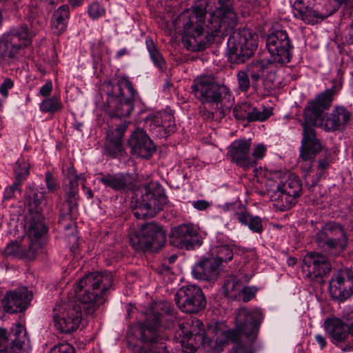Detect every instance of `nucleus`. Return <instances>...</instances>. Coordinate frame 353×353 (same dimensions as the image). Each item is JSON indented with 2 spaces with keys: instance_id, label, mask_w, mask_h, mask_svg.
<instances>
[{
  "instance_id": "1",
  "label": "nucleus",
  "mask_w": 353,
  "mask_h": 353,
  "mask_svg": "<svg viewBox=\"0 0 353 353\" xmlns=\"http://www.w3.org/2000/svg\"><path fill=\"white\" fill-rule=\"evenodd\" d=\"M236 14L230 0H201L179 14L174 26L183 29V43L190 51H201L215 37H223L236 27Z\"/></svg>"
},
{
  "instance_id": "2",
  "label": "nucleus",
  "mask_w": 353,
  "mask_h": 353,
  "mask_svg": "<svg viewBox=\"0 0 353 353\" xmlns=\"http://www.w3.org/2000/svg\"><path fill=\"white\" fill-rule=\"evenodd\" d=\"M113 283L110 272H94L82 277L74 288L75 300L67 298L56 304L53 310L54 326L62 333L78 329L82 321V309L92 315L105 302V294Z\"/></svg>"
},
{
  "instance_id": "3",
  "label": "nucleus",
  "mask_w": 353,
  "mask_h": 353,
  "mask_svg": "<svg viewBox=\"0 0 353 353\" xmlns=\"http://www.w3.org/2000/svg\"><path fill=\"white\" fill-rule=\"evenodd\" d=\"M334 94L332 89H327L310 101L305 108L300 149V157L303 161L314 159L322 148L313 126L320 127L325 132L343 131L350 120L351 113L342 106L335 107L330 114L324 116L325 111L332 105Z\"/></svg>"
},
{
  "instance_id": "4",
  "label": "nucleus",
  "mask_w": 353,
  "mask_h": 353,
  "mask_svg": "<svg viewBox=\"0 0 353 353\" xmlns=\"http://www.w3.org/2000/svg\"><path fill=\"white\" fill-rule=\"evenodd\" d=\"M260 325L255 315L241 308L236 313L234 328L224 330L219 323L208 325L201 345L207 353H220L231 342L230 353H255Z\"/></svg>"
},
{
  "instance_id": "5",
  "label": "nucleus",
  "mask_w": 353,
  "mask_h": 353,
  "mask_svg": "<svg viewBox=\"0 0 353 353\" xmlns=\"http://www.w3.org/2000/svg\"><path fill=\"white\" fill-rule=\"evenodd\" d=\"M171 312V305L168 302L155 303L146 310L145 319L140 327L141 339L143 343L140 353H170L166 345L167 337L159 332L165 326L164 314Z\"/></svg>"
},
{
  "instance_id": "6",
  "label": "nucleus",
  "mask_w": 353,
  "mask_h": 353,
  "mask_svg": "<svg viewBox=\"0 0 353 353\" xmlns=\"http://www.w3.org/2000/svg\"><path fill=\"white\" fill-rule=\"evenodd\" d=\"M33 34L26 25L11 28L0 36V67L17 62L32 46Z\"/></svg>"
},
{
  "instance_id": "7",
  "label": "nucleus",
  "mask_w": 353,
  "mask_h": 353,
  "mask_svg": "<svg viewBox=\"0 0 353 353\" xmlns=\"http://www.w3.org/2000/svg\"><path fill=\"white\" fill-rule=\"evenodd\" d=\"M137 92L128 77H119L115 84L109 83L107 90V111L112 117H128L134 110Z\"/></svg>"
},
{
  "instance_id": "8",
  "label": "nucleus",
  "mask_w": 353,
  "mask_h": 353,
  "mask_svg": "<svg viewBox=\"0 0 353 353\" xmlns=\"http://www.w3.org/2000/svg\"><path fill=\"white\" fill-rule=\"evenodd\" d=\"M45 193L39 192L37 189L27 186L26 191V201L29 210L37 214L36 217L32 219L28 229L30 245L28 256L34 257L39 252V249L44 245V235L47 232V228L39 213L43 210V202Z\"/></svg>"
},
{
  "instance_id": "9",
  "label": "nucleus",
  "mask_w": 353,
  "mask_h": 353,
  "mask_svg": "<svg viewBox=\"0 0 353 353\" xmlns=\"http://www.w3.org/2000/svg\"><path fill=\"white\" fill-rule=\"evenodd\" d=\"M258 47V35L249 29L234 32L228 40V59L234 64L245 63Z\"/></svg>"
},
{
  "instance_id": "10",
  "label": "nucleus",
  "mask_w": 353,
  "mask_h": 353,
  "mask_svg": "<svg viewBox=\"0 0 353 353\" xmlns=\"http://www.w3.org/2000/svg\"><path fill=\"white\" fill-rule=\"evenodd\" d=\"M166 242V232L154 222L143 225L130 238L132 248L138 252H157Z\"/></svg>"
},
{
  "instance_id": "11",
  "label": "nucleus",
  "mask_w": 353,
  "mask_h": 353,
  "mask_svg": "<svg viewBox=\"0 0 353 353\" xmlns=\"http://www.w3.org/2000/svg\"><path fill=\"white\" fill-rule=\"evenodd\" d=\"M167 203V196L161 188L152 189L145 186L141 198L132 201L131 208L137 219H147L154 216Z\"/></svg>"
},
{
  "instance_id": "12",
  "label": "nucleus",
  "mask_w": 353,
  "mask_h": 353,
  "mask_svg": "<svg viewBox=\"0 0 353 353\" xmlns=\"http://www.w3.org/2000/svg\"><path fill=\"white\" fill-rule=\"evenodd\" d=\"M292 46L287 32L277 30L266 37V50L269 56L266 61L270 63H288L290 61Z\"/></svg>"
},
{
  "instance_id": "13",
  "label": "nucleus",
  "mask_w": 353,
  "mask_h": 353,
  "mask_svg": "<svg viewBox=\"0 0 353 353\" xmlns=\"http://www.w3.org/2000/svg\"><path fill=\"white\" fill-rule=\"evenodd\" d=\"M177 333L181 337L180 341L183 352H194L203 341L206 330L204 324L196 318H190L179 323Z\"/></svg>"
},
{
  "instance_id": "14",
  "label": "nucleus",
  "mask_w": 353,
  "mask_h": 353,
  "mask_svg": "<svg viewBox=\"0 0 353 353\" xmlns=\"http://www.w3.org/2000/svg\"><path fill=\"white\" fill-rule=\"evenodd\" d=\"M316 241L319 246L326 249L343 251L347 245L348 237L341 223L328 221L316 234Z\"/></svg>"
},
{
  "instance_id": "15",
  "label": "nucleus",
  "mask_w": 353,
  "mask_h": 353,
  "mask_svg": "<svg viewBox=\"0 0 353 353\" xmlns=\"http://www.w3.org/2000/svg\"><path fill=\"white\" fill-rule=\"evenodd\" d=\"M174 300L179 308L185 313H197L206 305L201 289L194 285L181 288L176 293Z\"/></svg>"
},
{
  "instance_id": "16",
  "label": "nucleus",
  "mask_w": 353,
  "mask_h": 353,
  "mask_svg": "<svg viewBox=\"0 0 353 353\" xmlns=\"http://www.w3.org/2000/svg\"><path fill=\"white\" fill-rule=\"evenodd\" d=\"M12 333L14 338L10 346L7 331L0 328V353H28L30 344L25 327L17 323L12 327Z\"/></svg>"
},
{
  "instance_id": "17",
  "label": "nucleus",
  "mask_w": 353,
  "mask_h": 353,
  "mask_svg": "<svg viewBox=\"0 0 353 353\" xmlns=\"http://www.w3.org/2000/svg\"><path fill=\"white\" fill-rule=\"evenodd\" d=\"M281 176V172L279 171L270 173L268 176L266 175V193L276 210L285 211L292 208L296 200L280 189Z\"/></svg>"
},
{
  "instance_id": "18",
  "label": "nucleus",
  "mask_w": 353,
  "mask_h": 353,
  "mask_svg": "<svg viewBox=\"0 0 353 353\" xmlns=\"http://www.w3.org/2000/svg\"><path fill=\"white\" fill-rule=\"evenodd\" d=\"M171 243L180 249L191 250L199 247L202 240L198 228L193 224H181L172 230Z\"/></svg>"
},
{
  "instance_id": "19",
  "label": "nucleus",
  "mask_w": 353,
  "mask_h": 353,
  "mask_svg": "<svg viewBox=\"0 0 353 353\" xmlns=\"http://www.w3.org/2000/svg\"><path fill=\"white\" fill-rule=\"evenodd\" d=\"M145 123L150 131L159 138L166 137L176 130L174 115L170 111L150 114L145 119Z\"/></svg>"
},
{
  "instance_id": "20",
  "label": "nucleus",
  "mask_w": 353,
  "mask_h": 353,
  "mask_svg": "<svg viewBox=\"0 0 353 353\" xmlns=\"http://www.w3.org/2000/svg\"><path fill=\"white\" fill-rule=\"evenodd\" d=\"M330 291L333 298L343 302L353 294V275L348 270H340L330 282Z\"/></svg>"
},
{
  "instance_id": "21",
  "label": "nucleus",
  "mask_w": 353,
  "mask_h": 353,
  "mask_svg": "<svg viewBox=\"0 0 353 353\" xmlns=\"http://www.w3.org/2000/svg\"><path fill=\"white\" fill-rule=\"evenodd\" d=\"M128 144L132 152L141 158L148 159L156 151L154 143L143 129L137 128L131 134Z\"/></svg>"
},
{
  "instance_id": "22",
  "label": "nucleus",
  "mask_w": 353,
  "mask_h": 353,
  "mask_svg": "<svg viewBox=\"0 0 353 353\" xmlns=\"http://www.w3.org/2000/svg\"><path fill=\"white\" fill-rule=\"evenodd\" d=\"M32 299L27 288H23L8 292L2 300V306L6 312L17 313L24 311Z\"/></svg>"
},
{
  "instance_id": "23",
  "label": "nucleus",
  "mask_w": 353,
  "mask_h": 353,
  "mask_svg": "<svg viewBox=\"0 0 353 353\" xmlns=\"http://www.w3.org/2000/svg\"><path fill=\"white\" fill-rule=\"evenodd\" d=\"M220 265L213 256L207 254L196 263L192 270L194 278L201 281H213L217 279Z\"/></svg>"
},
{
  "instance_id": "24",
  "label": "nucleus",
  "mask_w": 353,
  "mask_h": 353,
  "mask_svg": "<svg viewBox=\"0 0 353 353\" xmlns=\"http://www.w3.org/2000/svg\"><path fill=\"white\" fill-rule=\"evenodd\" d=\"M324 328L330 341L335 346H340V344L345 343L350 335L349 325L337 317L327 319L324 322Z\"/></svg>"
},
{
  "instance_id": "25",
  "label": "nucleus",
  "mask_w": 353,
  "mask_h": 353,
  "mask_svg": "<svg viewBox=\"0 0 353 353\" xmlns=\"http://www.w3.org/2000/svg\"><path fill=\"white\" fill-rule=\"evenodd\" d=\"M98 180L105 188L116 192H125L132 190L134 187V180L129 174L117 172L114 174L99 173Z\"/></svg>"
},
{
  "instance_id": "26",
  "label": "nucleus",
  "mask_w": 353,
  "mask_h": 353,
  "mask_svg": "<svg viewBox=\"0 0 353 353\" xmlns=\"http://www.w3.org/2000/svg\"><path fill=\"white\" fill-rule=\"evenodd\" d=\"M127 127L126 124H121L107 132L104 147L105 155L114 159L123 153L122 140Z\"/></svg>"
},
{
  "instance_id": "27",
  "label": "nucleus",
  "mask_w": 353,
  "mask_h": 353,
  "mask_svg": "<svg viewBox=\"0 0 353 353\" xmlns=\"http://www.w3.org/2000/svg\"><path fill=\"white\" fill-rule=\"evenodd\" d=\"M251 146L250 139H239L232 143L230 146L228 154L233 162L243 168L254 166V161L251 159L249 153Z\"/></svg>"
},
{
  "instance_id": "28",
  "label": "nucleus",
  "mask_w": 353,
  "mask_h": 353,
  "mask_svg": "<svg viewBox=\"0 0 353 353\" xmlns=\"http://www.w3.org/2000/svg\"><path fill=\"white\" fill-rule=\"evenodd\" d=\"M208 95L210 99L206 101V105H209L214 110L223 111L224 108H230L232 105L230 90L224 85H219L214 82Z\"/></svg>"
},
{
  "instance_id": "29",
  "label": "nucleus",
  "mask_w": 353,
  "mask_h": 353,
  "mask_svg": "<svg viewBox=\"0 0 353 353\" xmlns=\"http://www.w3.org/2000/svg\"><path fill=\"white\" fill-rule=\"evenodd\" d=\"M304 264L315 276H323L331 270V264L327 256L315 252L308 253L303 259Z\"/></svg>"
},
{
  "instance_id": "30",
  "label": "nucleus",
  "mask_w": 353,
  "mask_h": 353,
  "mask_svg": "<svg viewBox=\"0 0 353 353\" xmlns=\"http://www.w3.org/2000/svg\"><path fill=\"white\" fill-rule=\"evenodd\" d=\"M214 82V79L210 76H201L194 80L191 85L192 92L202 104L206 105V101L210 99L208 94Z\"/></svg>"
},
{
  "instance_id": "31",
  "label": "nucleus",
  "mask_w": 353,
  "mask_h": 353,
  "mask_svg": "<svg viewBox=\"0 0 353 353\" xmlns=\"http://www.w3.org/2000/svg\"><path fill=\"white\" fill-rule=\"evenodd\" d=\"M287 174H283L281 176V190L285 192V194L291 196L293 199L296 200V198L300 196L302 185L299 177L294 174H288V179H286Z\"/></svg>"
},
{
  "instance_id": "32",
  "label": "nucleus",
  "mask_w": 353,
  "mask_h": 353,
  "mask_svg": "<svg viewBox=\"0 0 353 353\" xmlns=\"http://www.w3.org/2000/svg\"><path fill=\"white\" fill-rule=\"evenodd\" d=\"M234 217L241 225L248 226L253 232H261L263 231L261 219L257 216H253L250 214L243 206L239 208V210L234 213Z\"/></svg>"
},
{
  "instance_id": "33",
  "label": "nucleus",
  "mask_w": 353,
  "mask_h": 353,
  "mask_svg": "<svg viewBox=\"0 0 353 353\" xmlns=\"http://www.w3.org/2000/svg\"><path fill=\"white\" fill-rule=\"evenodd\" d=\"M294 16L307 23H314L318 19L322 18L316 11L305 6L303 0H296L293 7Z\"/></svg>"
},
{
  "instance_id": "34",
  "label": "nucleus",
  "mask_w": 353,
  "mask_h": 353,
  "mask_svg": "<svg viewBox=\"0 0 353 353\" xmlns=\"http://www.w3.org/2000/svg\"><path fill=\"white\" fill-rule=\"evenodd\" d=\"M69 16V7L67 5H63L54 11L51 21L54 34L59 35L65 30Z\"/></svg>"
},
{
  "instance_id": "35",
  "label": "nucleus",
  "mask_w": 353,
  "mask_h": 353,
  "mask_svg": "<svg viewBox=\"0 0 353 353\" xmlns=\"http://www.w3.org/2000/svg\"><path fill=\"white\" fill-rule=\"evenodd\" d=\"M78 183L70 180L65 190L66 201L69 207L71 219H76L78 214L79 188Z\"/></svg>"
},
{
  "instance_id": "36",
  "label": "nucleus",
  "mask_w": 353,
  "mask_h": 353,
  "mask_svg": "<svg viewBox=\"0 0 353 353\" xmlns=\"http://www.w3.org/2000/svg\"><path fill=\"white\" fill-rule=\"evenodd\" d=\"M208 254L213 256L221 265L222 263H227L232 259L233 250L229 245L219 244L214 245Z\"/></svg>"
},
{
  "instance_id": "37",
  "label": "nucleus",
  "mask_w": 353,
  "mask_h": 353,
  "mask_svg": "<svg viewBox=\"0 0 353 353\" xmlns=\"http://www.w3.org/2000/svg\"><path fill=\"white\" fill-rule=\"evenodd\" d=\"M145 44L152 62L159 70H163L165 67V62L153 40L150 37H147Z\"/></svg>"
},
{
  "instance_id": "38",
  "label": "nucleus",
  "mask_w": 353,
  "mask_h": 353,
  "mask_svg": "<svg viewBox=\"0 0 353 353\" xmlns=\"http://www.w3.org/2000/svg\"><path fill=\"white\" fill-rule=\"evenodd\" d=\"M63 108L61 99L55 96L45 99L40 104V110L43 112L54 113Z\"/></svg>"
},
{
  "instance_id": "39",
  "label": "nucleus",
  "mask_w": 353,
  "mask_h": 353,
  "mask_svg": "<svg viewBox=\"0 0 353 353\" xmlns=\"http://www.w3.org/2000/svg\"><path fill=\"white\" fill-rule=\"evenodd\" d=\"M30 164L25 161L17 162L14 168L15 183L21 185L30 174Z\"/></svg>"
},
{
  "instance_id": "40",
  "label": "nucleus",
  "mask_w": 353,
  "mask_h": 353,
  "mask_svg": "<svg viewBox=\"0 0 353 353\" xmlns=\"http://www.w3.org/2000/svg\"><path fill=\"white\" fill-rule=\"evenodd\" d=\"M253 84L260 79L264 81L265 63L262 60L254 61L250 68Z\"/></svg>"
},
{
  "instance_id": "41",
  "label": "nucleus",
  "mask_w": 353,
  "mask_h": 353,
  "mask_svg": "<svg viewBox=\"0 0 353 353\" xmlns=\"http://www.w3.org/2000/svg\"><path fill=\"white\" fill-rule=\"evenodd\" d=\"M252 106L248 103L236 105L233 110L234 117L238 120H247Z\"/></svg>"
},
{
  "instance_id": "42",
  "label": "nucleus",
  "mask_w": 353,
  "mask_h": 353,
  "mask_svg": "<svg viewBox=\"0 0 353 353\" xmlns=\"http://www.w3.org/2000/svg\"><path fill=\"white\" fill-rule=\"evenodd\" d=\"M105 9L98 2L92 3L88 8V14L94 19H97L105 14Z\"/></svg>"
},
{
  "instance_id": "43",
  "label": "nucleus",
  "mask_w": 353,
  "mask_h": 353,
  "mask_svg": "<svg viewBox=\"0 0 353 353\" xmlns=\"http://www.w3.org/2000/svg\"><path fill=\"white\" fill-rule=\"evenodd\" d=\"M45 181L47 189L50 192H54L59 189L60 186L57 182V179L50 172H47L45 174Z\"/></svg>"
},
{
  "instance_id": "44",
  "label": "nucleus",
  "mask_w": 353,
  "mask_h": 353,
  "mask_svg": "<svg viewBox=\"0 0 353 353\" xmlns=\"http://www.w3.org/2000/svg\"><path fill=\"white\" fill-rule=\"evenodd\" d=\"M237 81L239 88L243 91L246 92L250 86V81L249 79L248 74L244 71H239L237 74Z\"/></svg>"
},
{
  "instance_id": "45",
  "label": "nucleus",
  "mask_w": 353,
  "mask_h": 353,
  "mask_svg": "<svg viewBox=\"0 0 353 353\" xmlns=\"http://www.w3.org/2000/svg\"><path fill=\"white\" fill-rule=\"evenodd\" d=\"M14 88V81L11 78L7 77L0 85V94L3 99H6L9 95V90Z\"/></svg>"
},
{
  "instance_id": "46",
  "label": "nucleus",
  "mask_w": 353,
  "mask_h": 353,
  "mask_svg": "<svg viewBox=\"0 0 353 353\" xmlns=\"http://www.w3.org/2000/svg\"><path fill=\"white\" fill-rule=\"evenodd\" d=\"M264 120H265V108H263L262 111H259L256 108L252 107V110H250V112H249L248 121V122H252V121H263Z\"/></svg>"
},
{
  "instance_id": "47",
  "label": "nucleus",
  "mask_w": 353,
  "mask_h": 353,
  "mask_svg": "<svg viewBox=\"0 0 353 353\" xmlns=\"http://www.w3.org/2000/svg\"><path fill=\"white\" fill-rule=\"evenodd\" d=\"M74 349L68 343H60L51 349L50 353H74Z\"/></svg>"
},
{
  "instance_id": "48",
  "label": "nucleus",
  "mask_w": 353,
  "mask_h": 353,
  "mask_svg": "<svg viewBox=\"0 0 353 353\" xmlns=\"http://www.w3.org/2000/svg\"><path fill=\"white\" fill-rule=\"evenodd\" d=\"M256 288L254 287H244L241 289L242 299L244 302L251 300L256 292Z\"/></svg>"
},
{
  "instance_id": "49",
  "label": "nucleus",
  "mask_w": 353,
  "mask_h": 353,
  "mask_svg": "<svg viewBox=\"0 0 353 353\" xmlns=\"http://www.w3.org/2000/svg\"><path fill=\"white\" fill-rule=\"evenodd\" d=\"M265 154V146L263 143L258 144L254 149L252 152V157L254 160V165H256V161L259 159H262L264 157Z\"/></svg>"
},
{
  "instance_id": "50",
  "label": "nucleus",
  "mask_w": 353,
  "mask_h": 353,
  "mask_svg": "<svg viewBox=\"0 0 353 353\" xmlns=\"http://www.w3.org/2000/svg\"><path fill=\"white\" fill-rule=\"evenodd\" d=\"M330 166V162L326 159H320L318 165V174L319 178L321 177L325 170Z\"/></svg>"
},
{
  "instance_id": "51",
  "label": "nucleus",
  "mask_w": 353,
  "mask_h": 353,
  "mask_svg": "<svg viewBox=\"0 0 353 353\" xmlns=\"http://www.w3.org/2000/svg\"><path fill=\"white\" fill-rule=\"evenodd\" d=\"M52 90V83L51 81H48L46 83H45L39 90V94L43 97H48Z\"/></svg>"
},
{
  "instance_id": "52",
  "label": "nucleus",
  "mask_w": 353,
  "mask_h": 353,
  "mask_svg": "<svg viewBox=\"0 0 353 353\" xmlns=\"http://www.w3.org/2000/svg\"><path fill=\"white\" fill-rule=\"evenodd\" d=\"M17 190L19 192L21 191L20 185H19V183H14L12 186L6 188V190L5 191V197L6 199L12 198L13 196V194Z\"/></svg>"
},
{
  "instance_id": "53",
  "label": "nucleus",
  "mask_w": 353,
  "mask_h": 353,
  "mask_svg": "<svg viewBox=\"0 0 353 353\" xmlns=\"http://www.w3.org/2000/svg\"><path fill=\"white\" fill-rule=\"evenodd\" d=\"M192 205L194 208L199 210H204L209 207L210 204L208 201L205 200H198L194 201Z\"/></svg>"
},
{
  "instance_id": "54",
  "label": "nucleus",
  "mask_w": 353,
  "mask_h": 353,
  "mask_svg": "<svg viewBox=\"0 0 353 353\" xmlns=\"http://www.w3.org/2000/svg\"><path fill=\"white\" fill-rule=\"evenodd\" d=\"M237 288V283L234 279L232 281H228L224 284V290L225 292L227 295L229 294L230 292Z\"/></svg>"
},
{
  "instance_id": "55",
  "label": "nucleus",
  "mask_w": 353,
  "mask_h": 353,
  "mask_svg": "<svg viewBox=\"0 0 353 353\" xmlns=\"http://www.w3.org/2000/svg\"><path fill=\"white\" fill-rule=\"evenodd\" d=\"M314 339L321 350L324 349L327 346V343L326 339L322 334H316Z\"/></svg>"
},
{
  "instance_id": "56",
  "label": "nucleus",
  "mask_w": 353,
  "mask_h": 353,
  "mask_svg": "<svg viewBox=\"0 0 353 353\" xmlns=\"http://www.w3.org/2000/svg\"><path fill=\"white\" fill-rule=\"evenodd\" d=\"M337 347H339L341 350V352L343 353L344 352H353V340L347 341L346 344L343 345L342 344H340V346H336Z\"/></svg>"
},
{
  "instance_id": "57",
  "label": "nucleus",
  "mask_w": 353,
  "mask_h": 353,
  "mask_svg": "<svg viewBox=\"0 0 353 353\" xmlns=\"http://www.w3.org/2000/svg\"><path fill=\"white\" fill-rule=\"evenodd\" d=\"M63 172L66 174L68 178L69 179V182L70 180H74V176L77 174L76 170L73 166H70L67 168L66 170H63Z\"/></svg>"
},
{
  "instance_id": "58",
  "label": "nucleus",
  "mask_w": 353,
  "mask_h": 353,
  "mask_svg": "<svg viewBox=\"0 0 353 353\" xmlns=\"http://www.w3.org/2000/svg\"><path fill=\"white\" fill-rule=\"evenodd\" d=\"M82 188L84 191V193L86 196V197L88 199H92L93 198V192H92V190H91L90 188H87L85 184L83 185L82 186Z\"/></svg>"
},
{
  "instance_id": "59",
  "label": "nucleus",
  "mask_w": 353,
  "mask_h": 353,
  "mask_svg": "<svg viewBox=\"0 0 353 353\" xmlns=\"http://www.w3.org/2000/svg\"><path fill=\"white\" fill-rule=\"evenodd\" d=\"M127 54H128V51L125 48H124L119 50L117 52L115 57H116V59H119L121 57H123Z\"/></svg>"
},
{
  "instance_id": "60",
  "label": "nucleus",
  "mask_w": 353,
  "mask_h": 353,
  "mask_svg": "<svg viewBox=\"0 0 353 353\" xmlns=\"http://www.w3.org/2000/svg\"><path fill=\"white\" fill-rule=\"evenodd\" d=\"M85 0H68L69 3L73 8L80 6Z\"/></svg>"
},
{
  "instance_id": "61",
  "label": "nucleus",
  "mask_w": 353,
  "mask_h": 353,
  "mask_svg": "<svg viewBox=\"0 0 353 353\" xmlns=\"http://www.w3.org/2000/svg\"><path fill=\"white\" fill-rule=\"evenodd\" d=\"M275 72H272V70H271L269 74L266 77V82L268 81L271 83H274L275 81Z\"/></svg>"
},
{
  "instance_id": "62",
  "label": "nucleus",
  "mask_w": 353,
  "mask_h": 353,
  "mask_svg": "<svg viewBox=\"0 0 353 353\" xmlns=\"http://www.w3.org/2000/svg\"><path fill=\"white\" fill-rule=\"evenodd\" d=\"M352 317H353V310L351 311V312L350 314L348 312H346L345 311H344V313L343 314V319L349 321Z\"/></svg>"
},
{
  "instance_id": "63",
  "label": "nucleus",
  "mask_w": 353,
  "mask_h": 353,
  "mask_svg": "<svg viewBox=\"0 0 353 353\" xmlns=\"http://www.w3.org/2000/svg\"><path fill=\"white\" fill-rule=\"evenodd\" d=\"M287 263L289 266H294L296 263V259L294 257H289L288 259Z\"/></svg>"
},
{
  "instance_id": "64",
  "label": "nucleus",
  "mask_w": 353,
  "mask_h": 353,
  "mask_svg": "<svg viewBox=\"0 0 353 353\" xmlns=\"http://www.w3.org/2000/svg\"><path fill=\"white\" fill-rule=\"evenodd\" d=\"M350 40L353 43V21L351 23L350 26Z\"/></svg>"
}]
</instances>
